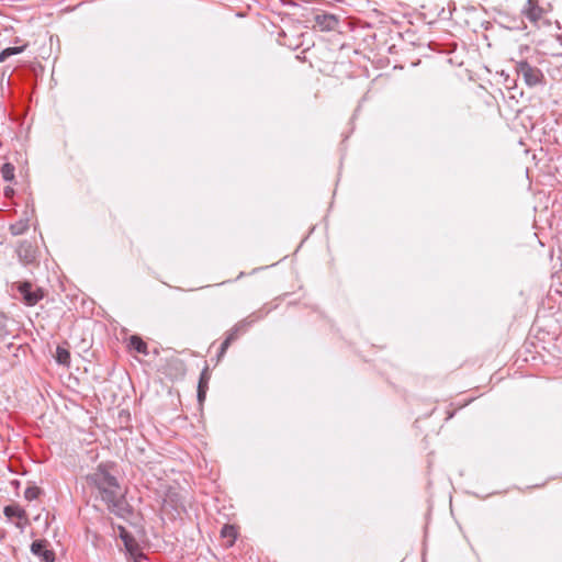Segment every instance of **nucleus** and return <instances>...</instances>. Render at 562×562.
<instances>
[{"mask_svg":"<svg viewBox=\"0 0 562 562\" xmlns=\"http://www.w3.org/2000/svg\"><path fill=\"white\" fill-rule=\"evenodd\" d=\"M13 286L18 290L22 297V302L26 306L36 305L45 296V290L30 281L15 282Z\"/></svg>","mask_w":562,"mask_h":562,"instance_id":"39448f33","label":"nucleus"},{"mask_svg":"<svg viewBox=\"0 0 562 562\" xmlns=\"http://www.w3.org/2000/svg\"><path fill=\"white\" fill-rule=\"evenodd\" d=\"M27 229H29V220H20L10 225V232L14 236L22 235Z\"/></svg>","mask_w":562,"mask_h":562,"instance_id":"2eb2a0df","label":"nucleus"},{"mask_svg":"<svg viewBox=\"0 0 562 562\" xmlns=\"http://www.w3.org/2000/svg\"><path fill=\"white\" fill-rule=\"evenodd\" d=\"M3 513L8 519H16V526L19 527H22L27 522L26 512L18 504L5 506Z\"/></svg>","mask_w":562,"mask_h":562,"instance_id":"6e6552de","label":"nucleus"},{"mask_svg":"<svg viewBox=\"0 0 562 562\" xmlns=\"http://www.w3.org/2000/svg\"><path fill=\"white\" fill-rule=\"evenodd\" d=\"M516 72L522 77L524 81L533 87L541 83L544 79L542 71L529 64L527 60H521L516 64Z\"/></svg>","mask_w":562,"mask_h":562,"instance_id":"423d86ee","label":"nucleus"},{"mask_svg":"<svg viewBox=\"0 0 562 562\" xmlns=\"http://www.w3.org/2000/svg\"><path fill=\"white\" fill-rule=\"evenodd\" d=\"M121 538H122V540L124 542V546H125L126 550L132 555L138 554V551H139L138 543L136 542V540L128 532H126L125 529H122Z\"/></svg>","mask_w":562,"mask_h":562,"instance_id":"ddd939ff","label":"nucleus"},{"mask_svg":"<svg viewBox=\"0 0 562 562\" xmlns=\"http://www.w3.org/2000/svg\"><path fill=\"white\" fill-rule=\"evenodd\" d=\"M3 195L5 199H12L14 195V189L10 186L4 187Z\"/></svg>","mask_w":562,"mask_h":562,"instance_id":"4be33fe9","label":"nucleus"},{"mask_svg":"<svg viewBox=\"0 0 562 562\" xmlns=\"http://www.w3.org/2000/svg\"><path fill=\"white\" fill-rule=\"evenodd\" d=\"M315 23L321 31H331L338 26V19L334 14L322 13L315 15Z\"/></svg>","mask_w":562,"mask_h":562,"instance_id":"1a4fd4ad","label":"nucleus"},{"mask_svg":"<svg viewBox=\"0 0 562 562\" xmlns=\"http://www.w3.org/2000/svg\"><path fill=\"white\" fill-rule=\"evenodd\" d=\"M186 510L183 497L177 487L169 486L164 495L161 512L171 518L180 516Z\"/></svg>","mask_w":562,"mask_h":562,"instance_id":"f03ea898","label":"nucleus"},{"mask_svg":"<svg viewBox=\"0 0 562 562\" xmlns=\"http://www.w3.org/2000/svg\"><path fill=\"white\" fill-rule=\"evenodd\" d=\"M207 390L199 389L198 387V401L200 405H203L205 398H206Z\"/></svg>","mask_w":562,"mask_h":562,"instance_id":"412c9836","label":"nucleus"},{"mask_svg":"<svg viewBox=\"0 0 562 562\" xmlns=\"http://www.w3.org/2000/svg\"><path fill=\"white\" fill-rule=\"evenodd\" d=\"M18 256L20 261L24 265H30L36 261V250L27 243H22L19 246Z\"/></svg>","mask_w":562,"mask_h":562,"instance_id":"9d476101","label":"nucleus"},{"mask_svg":"<svg viewBox=\"0 0 562 562\" xmlns=\"http://www.w3.org/2000/svg\"><path fill=\"white\" fill-rule=\"evenodd\" d=\"M15 167L10 164V162H5L3 164V166L1 167V170H0V173H1V177L4 181H9V182H12L15 178Z\"/></svg>","mask_w":562,"mask_h":562,"instance_id":"f3484780","label":"nucleus"},{"mask_svg":"<svg viewBox=\"0 0 562 562\" xmlns=\"http://www.w3.org/2000/svg\"><path fill=\"white\" fill-rule=\"evenodd\" d=\"M43 491L38 486H29L24 492V497L26 501L31 502L37 499L42 495Z\"/></svg>","mask_w":562,"mask_h":562,"instance_id":"6ab92c4d","label":"nucleus"},{"mask_svg":"<svg viewBox=\"0 0 562 562\" xmlns=\"http://www.w3.org/2000/svg\"><path fill=\"white\" fill-rule=\"evenodd\" d=\"M112 464L100 463L97 469L86 476L87 484L98 490L110 512L117 516L127 513V503L121 492L117 479L111 474Z\"/></svg>","mask_w":562,"mask_h":562,"instance_id":"f257e3e1","label":"nucleus"},{"mask_svg":"<svg viewBox=\"0 0 562 562\" xmlns=\"http://www.w3.org/2000/svg\"><path fill=\"white\" fill-rule=\"evenodd\" d=\"M49 543L45 539L35 540L31 546L33 554L40 557L44 562H54L55 552L48 549Z\"/></svg>","mask_w":562,"mask_h":562,"instance_id":"0eeeda50","label":"nucleus"},{"mask_svg":"<svg viewBox=\"0 0 562 562\" xmlns=\"http://www.w3.org/2000/svg\"><path fill=\"white\" fill-rule=\"evenodd\" d=\"M280 37H283V41H281V44H283V45H286V46H289V47H294V48L299 46V44H292L291 42H288V41H286V38H285V37H286V35H285V33H284V32H282V33L280 34Z\"/></svg>","mask_w":562,"mask_h":562,"instance_id":"5701e85b","label":"nucleus"},{"mask_svg":"<svg viewBox=\"0 0 562 562\" xmlns=\"http://www.w3.org/2000/svg\"><path fill=\"white\" fill-rule=\"evenodd\" d=\"M254 321H250L248 318L241 319L238 323H236L227 333L225 336V339L223 340L220 351L217 355V362L222 360V358L225 356L226 351L231 347L233 342L238 340L241 336H244L250 328Z\"/></svg>","mask_w":562,"mask_h":562,"instance_id":"20e7f679","label":"nucleus"},{"mask_svg":"<svg viewBox=\"0 0 562 562\" xmlns=\"http://www.w3.org/2000/svg\"><path fill=\"white\" fill-rule=\"evenodd\" d=\"M25 47H26V45L4 48L3 50L0 52V63L5 61L9 57H11L13 55H18V54L22 53L25 49Z\"/></svg>","mask_w":562,"mask_h":562,"instance_id":"dca6fc26","label":"nucleus"},{"mask_svg":"<svg viewBox=\"0 0 562 562\" xmlns=\"http://www.w3.org/2000/svg\"><path fill=\"white\" fill-rule=\"evenodd\" d=\"M521 14L537 29L551 25L546 9L539 5L538 0H527Z\"/></svg>","mask_w":562,"mask_h":562,"instance_id":"7ed1b4c3","label":"nucleus"},{"mask_svg":"<svg viewBox=\"0 0 562 562\" xmlns=\"http://www.w3.org/2000/svg\"><path fill=\"white\" fill-rule=\"evenodd\" d=\"M127 349L130 351H136L138 353H142L144 356H147L149 353L147 342L138 335H132L127 339Z\"/></svg>","mask_w":562,"mask_h":562,"instance_id":"9b49d317","label":"nucleus"},{"mask_svg":"<svg viewBox=\"0 0 562 562\" xmlns=\"http://www.w3.org/2000/svg\"><path fill=\"white\" fill-rule=\"evenodd\" d=\"M237 536H238V531H237V528L233 525H224L222 530H221V537L226 540V548H229L232 546H234L236 539H237Z\"/></svg>","mask_w":562,"mask_h":562,"instance_id":"f8f14e48","label":"nucleus"},{"mask_svg":"<svg viewBox=\"0 0 562 562\" xmlns=\"http://www.w3.org/2000/svg\"><path fill=\"white\" fill-rule=\"evenodd\" d=\"M7 322L8 317L4 313L0 312V341L9 335Z\"/></svg>","mask_w":562,"mask_h":562,"instance_id":"aec40b11","label":"nucleus"},{"mask_svg":"<svg viewBox=\"0 0 562 562\" xmlns=\"http://www.w3.org/2000/svg\"><path fill=\"white\" fill-rule=\"evenodd\" d=\"M211 380V372L207 366L204 367L199 379V389L209 390V383Z\"/></svg>","mask_w":562,"mask_h":562,"instance_id":"a211bd4d","label":"nucleus"},{"mask_svg":"<svg viewBox=\"0 0 562 562\" xmlns=\"http://www.w3.org/2000/svg\"><path fill=\"white\" fill-rule=\"evenodd\" d=\"M55 358L59 364L69 366L70 363V352L67 348L63 346H57Z\"/></svg>","mask_w":562,"mask_h":562,"instance_id":"4468645a","label":"nucleus"}]
</instances>
